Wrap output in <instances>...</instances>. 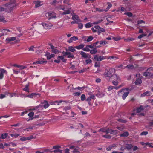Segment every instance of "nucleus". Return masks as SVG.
<instances>
[{
    "mask_svg": "<svg viewBox=\"0 0 153 153\" xmlns=\"http://www.w3.org/2000/svg\"><path fill=\"white\" fill-rule=\"evenodd\" d=\"M153 74H152L151 72H148L147 71L146 72H144L143 75L145 76H150L152 75Z\"/></svg>",
    "mask_w": 153,
    "mask_h": 153,
    "instance_id": "obj_15",
    "label": "nucleus"
},
{
    "mask_svg": "<svg viewBox=\"0 0 153 153\" xmlns=\"http://www.w3.org/2000/svg\"><path fill=\"white\" fill-rule=\"evenodd\" d=\"M10 2L4 4L6 10L8 12H11L16 6V0H10Z\"/></svg>",
    "mask_w": 153,
    "mask_h": 153,
    "instance_id": "obj_1",
    "label": "nucleus"
},
{
    "mask_svg": "<svg viewBox=\"0 0 153 153\" xmlns=\"http://www.w3.org/2000/svg\"><path fill=\"white\" fill-rule=\"evenodd\" d=\"M16 39V37H8L6 38V40L8 42L15 40Z\"/></svg>",
    "mask_w": 153,
    "mask_h": 153,
    "instance_id": "obj_20",
    "label": "nucleus"
},
{
    "mask_svg": "<svg viewBox=\"0 0 153 153\" xmlns=\"http://www.w3.org/2000/svg\"><path fill=\"white\" fill-rule=\"evenodd\" d=\"M36 138V136L33 137V135H30V136L27 137V140H29L33 139H35Z\"/></svg>",
    "mask_w": 153,
    "mask_h": 153,
    "instance_id": "obj_44",
    "label": "nucleus"
},
{
    "mask_svg": "<svg viewBox=\"0 0 153 153\" xmlns=\"http://www.w3.org/2000/svg\"><path fill=\"white\" fill-rule=\"evenodd\" d=\"M5 19L4 17L1 16V22H2L4 23H5L7 22V21L6 20H5Z\"/></svg>",
    "mask_w": 153,
    "mask_h": 153,
    "instance_id": "obj_45",
    "label": "nucleus"
},
{
    "mask_svg": "<svg viewBox=\"0 0 153 153\" xmlns=\"http://www.w3.org/2000/svg\"><path fill=\"white\" fill-rule=\"evenodd\" d=\"M7 94L8 93L7 92H5L4 94H1V99H2L4 98L5 97L6 95H7Z\"/></svg>",
    "mask_w": 153,
    "mask_h": 153,
    "instance_id": "obj_46",
    "label": "nucleus"
},
{
    "mask_svg": "<svg viewBox=\"0 0 153 153\" xmlns=\"http://www.w3.org/2000/svg\"><path fill=\"white\" fill-rule=\"evenodd\" d=\"M129 88H123L118 91V94L119 95H120L121 94H123L122 98L123 100H124L129 94Z\"/></svg>",
    "mask_w": 153,
    "mask_h": 153,
    "instance_id": "obj_2",
    "label": "nucleus"
},
{
    "mask_svg": "<svg viewBox=\"0 0 153 153\" xmlns=\"http://www.w3.org/2000/svg\"><path fill=\"white\" fill-rule=\"evenodd\" d=\"M85 46V45L81 44L80 45H79L78 46H76L75 48L77 49H82Z\"/></svg>",
    "mask_w": 153,
    "mask_h": 153,
    "instance_id": "obj_19",
    "label": "nucleus"
},
{
    "mask_svg": "<svg viewBox=\"0 0 153 153\" xmlns=\"http://www.w3.org/2000/svg\"><path fill=\"white\" fill-rule=\"evenodd\" d=\"M99 131H102L103 132H105L107 134L108 133V128L107 129H106L105 128H102L100 129L99 130Z\"/></svg>",
    "mask_w": 153,
    "mask_h": 153,
    "instance_id": "obj_26",
    "label": "nucleus"
},
{
    "mask_svg": "<svg viewBox=\"0 0 153 153\" xmlns=\"http://www.w3.org/2000/svg\"><path fill=\"white\" fill-rule=\"evenodd\" d=\"M115 72V69L114 68H111L109 69L108 71H105L104 75L105 77H110V78L111 76L114 74Z\"/></svg>",
    "mask_w": 153,
    "mask_h": 153,
    "instance_id": "obj_3",
    "label": "nucleus"
},
{
    "mask_svg": "<svg viewBox=\"0 0 153 153\" xmlns=\"http://www.w3.org/2000/svg\"><path fill=\"white\" fill-rule=\"evenodd\" d=\"M125 68H127L129 69H132L134 68V66L133 65H127V66H126V67H125Z\"/></svg>",
    "mask_w": 153,
    "mask_h": 153,
    "instance_id": "obj_51",
    "label": "nucleus"
},
{
    "mask_svg": "<svg viewBox=\"0 0 153 153\" xmlns=\"http://www.w3.org/2000/svg\"><path fill=\"white\" fill-rule=\"evenodd\" d=\"M85 62L86 64H90L92 63V61L91 59H87L85 61Z\"/></svg>",
    "mask_w": 153,
    "mask_h": 153,
    "instance_id": "obj_57",
    "label": "nucleus"
},
{
    "mask_svg": "<svg viewBox=\"0 0 153 153\" xmlns=\"http://www.w3.org/2000/svg\"><path fill=\"white\" fill-rule=\"evenodd\" d=\"M72 19L74 21L77 22V23H79V22H81V21L78 15L76 14H74L72 15Z\"/></svg>",
    "mask_w": 153,
    "mask_h": 153,
    "instance_id": "obj_7",
    "label": "nucleus"
},
{
    "mask_svg": "<svg viewBox=\"0 0 153 153\" xmlns=\"http://www.w3.org/2000/svg\"><path fill=\"white\" fill-rule=\"evenodd\" d=\"M108 133H110L111 134L115 135L117 133V131L115 130H113L111 129L108 128Z\"/></svg>",
    "mask_w": 153,
    "mask_h": 153,
    "instance_id": "obj_12",
    "label": "nucleus"
},
{
    "mask_svg": "<svg viewBox=\"0 0 153 153\" xmlns=\"http://www.w3.org/2000/svg\"><path fill=\"white\" fill-rule=\"evenodd\" d=\"M37 95H39V94L33 93L30 94L28 95L27 97L30 98H32L33 97H36Z\"/></svg>",
    "mask_w": 153,
    "mask_h": 153,
    "instance_id": "obj_21",
    "label": "nucleus"
},
{
    "mask_svg": "<svg viewBox=\"0 0 153 153\" xmlns=\"http://www.w3.org/2000/svg\"><path fill=\"white\" fill-rule=\"evenodd\" d=\"M8 32H10V30L7 29H4L2 30L1 31L2 33H1V36L6 35Z\"/></svg>",
    "mask_w": 153,
    "mask_h": 153,
    "instance_id": "obj_10",
    "label": "nucleus"
},
{
    "mask_svg": "<svg viewBox=\"0 0 153 153\" xmlns=\"http://www.w3.org/2000/svg\"><path fill=\"white\" fill-rule=\"evenodd\" d=\"M34 112H30L28 114V116L30 117H32L34 115Z\"/></svg>",
    "mask_w": 153,
    "mask_h": 153,
    "instance_id": "obj_63",
    "label": "nucleus"
},
{
    "mask_svg": "<svg viewBox=\"0 0 153 153\" xmlns=\"http://www.w3.org/2000/svg\"><path fill=\"white\" fill-rule=\"evenodd\" d=\"M105 59V58L103 56H98V55L94 56V59L97 61H101Z\"/></svg>",
    "mask_w": 153,
    "mask_h": 153,
    "instance_id": "obj_6",
    "label": "nucleus"
},
{
    "mask_svg": "<svg viewBox=\"0 0 153 153\" xmlns=\"http://www.w3.org/2000/svg\"><path fill=\"white\" fill-rule=\"evenodd\" d=\"M129 135V133L128 132H125L120 135L121 137H127Z\"/></svg>",
    "mask_w": 153,
    "mask_h": 153,
    "instance_id": "obj_33",
    "label": "nucleus"
},
{
    "mask_svg": "<svg viewBox=\"0 0 153 153\" xmlns=\"http://www.w3.org/2000/svg\"><path fill=\"white\" fill-rule=\"evenodd\" d=\"M20 140L22 141H25L27 140V137H22L20 138Z\"/></svg>",
    "mask_w": 153,
    "mask_h": 153,
    "instance_id": "obj_62",
    "label": "nucleus"
},
{
    "mask_svg": "<svg viewBox=\"0 0 153 153\" xmlns=\"http://www.w3.org/2000/svg\"><path fill=\"white\" fill-rule=\"evenodd\" d=\"M47 62L46 61H43L42 60L38 61H36V63L39 64H42L44 63H46Z\"/></svg>",
    "mask_w": 153,
    "mask_h": 153,
    "instance_id": "obj_55",
    "label": "nucleus"
},
{
    "mask_svg": "<svg viewBox=\"0 0 153 153\" xmlns=\"http://www.w3.org/2000/svg\"><path fill=\"white\" fill-rule=\"evenodd\" d=\"M118 121L122 123H126L127 122V121L126 120H123L121 119H118Z\"/></svg>",
    "mask_w": 153,
    "mask_h": 153,
    "instance_id": "obj_50",
    "label": "nucleus"
},
{
    "mask_svg": "<svg viewBox=\"0 0 153 153\" xmlns=\"http://www.w3.org/2000/svg\"><path fill=\"white\" fill-rule=\"evenodd\" d=\"M70 1V0H64L63 3L65 4H66L68 5H70L71 4L69 3Z\"/></svg>",
    "mask_w": 153,
    "mask_h": 153,
    "instance_id": "obj_60",
    "label": "nucleus"
},
{
    "mask_svg": "<svg viewBox=\"0 0 153 153\" xmlns=\"http://www.w3.org/2000/svg\"><path fill=\"white\" fill-rule=\"evenodd\" d=\"M42 25L45 29H50L53 26V25L51 23L48 22L42 23Z\"/></svg>",
    "mask_w": 153,
    "mask_h": 153,
    "instance_id": "obj_5",
    "label": "nucleus"
},
{
    "mask_svg": "<svg viewBox=\"0 0 153 153\" xmlns=\"http://www.w3.org/2000/svg\"><path fill=\"white\" fill-rule=\"evenodd\" d=\"M133 145L131 144H125V147L126 149H127L128 151L131 150L133 148Z\"/></svg>",
    "mask_w": 153,
    "mask_h": 153,
    "instance_id": "obj_8",
    "label": "nucleus"
},
{
    "mask_svg": "<svg viewBox=\"0 0 153 153\" xmlns=\"http://www.w3.org/2000/svg\"><path fill=\"white\" fill-rule=\"evenodd\" d=\"M8 135V134L7 133L2 134L1 135V139H4L7 137Z\"/></svg>",
    "mask_w": 153,
    "mask_h": 153,
    "instance_id": "obj_34",
    "label": "nucleus"
},
{
    "mask_svg": "<svg viewBox=\"0 0 153 153\" xmlns=\"http://www.w3.org/2000/svg\"><path fill=\"white\" fill-rule=\"evenodd\" d=\"M52 52L55 53L56 54L57 53L60 52H61L59 51L56 48L52 51Z\"/></svg>",
    "mask_w": 153,
    "mask_h": 153,
    "instance_id": "obj_42",
    "label": "nucleus"
},
{
    "mask_svg": "<svg viewBox=\"0 0 153 153\" xmlns=\"http://www.w3.org/2000/svg\"><path fill=\"white\" fill-rule=\"evenodd\" d=\"M85 100V94H82L81 96V100L82 101H84Z\"/></svg>",
    "mask_w": 153,
    "mask_h": 153,
    "instance_id": "obj_52",
    "label": "nucleus"
},
{
    "mask_svg": "<svg viewBox=\"0 0 153 153\" xmlns=\"http://www.w3.org/2000/svg\"><path fill=\"white\" fill-rule=\"evenodd\" d=\"M53 152L54 153H56L57 152H59V153H62V151L61 150H60L59 149H55L53 151Z\"/></svg>",
    "mask_w": 153,
    "mask_h": 153,
    "instance_id": "obj_54",
    "label": "nucleus"
},
{
    "mask_svg": "<svg viewBox=\"0 0 153 153\" xmlns=\"http://www.w3.org/2000/svg\"><path fill=\"white\" fill-rule=\"evenodd\" d=\"M90 53L91 54H95L97 52V50L96 48H94L92 50H90Z\"/></svg>",
    "mask_w": 153,
    "mask_h": 153,
    "instance_id": "obj_30",
    "label": "nucleus"
},
{
    "mask_svg": "<svg viewBox=\"0 0 153 153\" xmlns=\"http://www.w3.org/2000/svg\"><path fill=\"white\" fill-rule=\"evenodd\" d=\"M69 51H71V52H74L76 51V50L73 47L71 46L68 47V49L67 50Z\"/></svg>",
    "mask_w": 153,
    "mask_h": 153,
    "instance_id": "obj_29",
    "label": "nucleus"
},
{
    "mask_svg": "<svg viewBox=\"0 0 153 153\" xmlns=\"http://www.w3.org/2000/svg\"><path fill=\"white\" fill-rule=\"evenodd\" d=\"M110 78H111V79H113V81H114V80H117L118 79L119 77L116 75L113 74Z\"/></svg>",
    "mask_w": 153,
    "mask_h": 153,
    "instance_id": "obj_25",
    "label": "nucleus"
},
{
    "mask_svg": "<svg viewBox=\"0 0 153 153\" xmlns=\"http://www.w3.org/2000/svg\"><path fill=\"white\" fill-rule=\"evenodd\" d=\"M93 39V37L92 36H89L88 37V39H85L84 41H87L88 42H89L92 40Z\"/></svg>",
    "mask_w": 153,
    "mask_h": 153,
    "instance_id": "obj_31",
    "label": "nucleus"
},
{
    "mask_svg": "<svg viewBox=\"0 0 153 153\" xmlns=\"http://www.w3.org/2000/svg\"><path fill=\"white\" fill-rule=\"evenodd\" d=\"M37 95H39V94L33 93L30 94L28 95L27 97L30 98H32L33 97H36Z\"/></svg>",
    "mask_w": 153,
    "mask_h": 153,
    "instance_id": "obj_23",
    "label": "nucleus"
},
{
    "mask_svg": "<svg viewBox=\"0 0 153 153\" xmlns=\"http://www.w3.org/2000/svg\"><path fill=\"white\" fill-rule=\"evenodd\" d=\"M45 56H47V59H50L51 58L55 56L54 54H52L51 55L50 54V53H47L45 55Z\"/></svg>",
    "mask_w": 153,
    "mask_h": 153,
    "instance_id": "obj_17",
    "label": "nucleus"
},
{
    "mask_svg": "<svg viewBox=\"0 0 153 153\" xmlns=\"http://www.w3.org/2000/svg\"><path fill=\"white\" fill-rule=\"evenodd\" d=\"M99 43L100 45H105L107 43V42L106 41L103 40L99 41Z\"/></svg>",
    "mask_w": 153,
    "mask_h": 153,
    "instance_id": "obj_43",
    "label": "nucleus"
},
{
    "mask_svg": "<svg viewBox=\"0 0 153 153\" xmlns=\"http://www.w3.org/2000/svg\"><path fill=\"white\" fill-rule=\"evenodd\" d=\"M10 135L12 137H16L18 136H19V134H10Z\"/></svg>",
    "mask_w": 153,
    "mask_h": 153,
    "instance_id": "obj_58",
    "label": "nucleus"
},
{
    "mask_svg": "<svg viewBox=\"0 0 153 153\" xmlns=\"http://www.w3.org/2000/svg\"><path fill=\"white\" fill-rule=\"evenodd\" d=\"M80 54L81 55L82 57L85 58H87L88 57V55L86 53L82 51H81L80 52Z\"/></svg>",
    "mask_w": 153,
    "mask_h": 153,
    "instance_id": "obj_11",
    "label": "nucleus"
},
{
    "mask_svg": "<svg viewBox=\"0 0 153 153\" xmlns=\"http://www.w3.org/2000/svg\"><path fill=\"white\" fill-rule=\"evenodd\" d=\"M29 86V84H27L26 85L25 87L23 89V90L27 92H29V91L28 88Z\"/></svg>",
    "mask_w": 153,
    "mask_h": 153,
    "instance_id": "obj_32",
    "label": "nucleus"
},
{
    "mask_svg": "<svg viewBox=\"0 0 153 153\" xmlns=\"http://www.w3.org/2000/svg\"><path fill=\"white\" fill-rule=\"evenodd\" d=\"M48 16H49V19H50L51 18H55L56 17V15H53L54 13H48Z\"/></svg>",
    "mask_w": 153,
    "mask_h": 153,
    "instance_id": "obj_18",
    "label": "nucleus"
},
{
    "mask_svg": "<svg viewBox=\"0 0 153 153\" xmlns=\"http://www.w3.org/2000/svg\"><path fill=\"white\" fill-rule=\"evenodd\" d=\"M85 26L86 28H88L91 27V25L90 23H88L85 25Z\"/></svg>",
    "mask_w": 153,
    "mask_h": 153,
    "instance_id": "obj_47",
    "label": "nucleus"
},
{
    "mask_svg": "<svg viewBox=\"0 0 153 153\" xmlns=\"http://www.w3.org/2000/svg\"><path fill=\"white\" fill-rule=\"evenodd\" d=\"M43 104V107L45 108H46L49 106V104L47 101L45 100L42 103Z\"/></svg>",
    "mask_w": 153,
    "mask_h": 153,
    "instance_id": "obj_14",
    "label": "nucleus"
},
{
    "mask_svg": "<svg viewBox=\"0 0 153 153\" xmlns=\"http://www.w3.org/2000/svg\"><path fill=\"white\" fill-rule=\"evenodd\" d=\"M42 106H43L42 105H40L38 106H36L35 108H34L33 109H32V110H37L38 108H39L40 107H42Z\"/></svg>",
    "mask_w": 153,
    "mask_h": 153,
    "instance_id": "obj_53",
    "label": "nucleus"
},
{
    "mask_svg": "<svg viewBox=\"0 0 153 153\" xmlns=\"http://www.w3.org/2000/svg\"><path fill=\"white\" fill-rule=\"evenodd\" d=\"M4 74H5L6 75H7V71L4 69L1 68V79L3 78L4 76Z\"/></svg>",
    "mask_w": 153,
    "mask_h": 153,
    "instance_id": "obj_9",
    "label": "nucleus"
},
{
    "mask_svg": "<svg viewBox=\"0 0 153 153\" xmlns=\"http://www.w3.org/2000/svg\"><path fill=\"white\" fill-rule=\"evenodd\" d=\"M37 95H39V94L33 93L30 94L28 95L27 97L30 98H32L33 97H36Z\"/></svg>",
    "mask_w": 153,
    "mask_h": 153,
    "instance_id": "obj_22",
    "label": "nucleus"
},
{
    "mask_svg": "<svg viewBox=\"0 0 153 153\" xmlns=\"http://www.w3.org/2000/svg\"><path fill=\"white\" fill-rule=\"evenodd\" d=\"M100 66V63L96 62L95 63L94 66L96 67H99Z\"/></svg>",
    "mask_w": 153,
    "mask_h": 153,
    "instance_id": "obj_56",
    "label": "nucleus"
},
{
    "mask_svg": "<svg viewBox=\"0 0 153 153\" xmlns=\"http://www.w3.org/2000/svg\"><path fill=\"white\" fill-rule=\"evenodd\" d=\"M79 148L78 147H76L74 149V150L73 151V153H79L80 152L79 151Z\"/></svg>",
    "mask_w": 153,
    "mask_h": 153,
    "instance_id": "obj_24",
    "label": "nucleus"
},
{
    "mask_svg": "<svg viewBox=\"0 0 153 153\" xmlns=\"http://www.w3.org/2000/svg\"><path fill=\"white\" fill-rule=\"evenodd\" d=\"M85 88V87H78L77 88H75V89H77L78 90H79L80 91H82V90H83Z\"/></svg>",
    "mask_w": 153,
    "mask_h": 153,
    "instance_id": "obj_61",
    "label": "nucleus"
},
{
    "mask_svg": "<svg viewBox=\"0 0 153 153\" xmlns=\"http://www.w3.org/2000/svg\"><path fill=\"white\" fill-rule=\"evenodd\" d=\"M150 92L149 91H147L146 92H144L143 93L141 94V97H144L146 96H150L149 93Z\"/></svg>",
    "mask_w": 153,
    "mask_h": 153,
    "instance_id": "obj_28",
    "label": "nucleus"
},
{
    "mask_svg": "<svg viewBox=\"0 0 153 153\" xmlns=\"http://www.w3.org/2000/svg\"><path fill=\"white\" fill-rule=\"evenodd\" d=\"M82 50L85 51L87 52H89L90 51V50L89 49L87 45H86L85 47L82 48Z\"/></svg>",
    "mask_w": 153,
    "mask_h": 153,
    "instance_id": "obj_38",
    "label": "nucleus"
},
{
    "mask_svg": "<svg viewBox=\"0 0 153 153\" xmlns=\"http://www.w3.org/2000/svg\"><path fill=\"white\" fill-rule=\"evenodd\" d=\"M81 93L80 92H76L74 93V95L75 96H79L80 95Z\"/></svg>",
    "mask_w": 153,
    "mask_h": 153,
    "instance_id": "obj_59",
    "label": "nucleus"
},
{
    "mask_svg": "<svg viewBox=\"0 0 153 153\" xmlns=\"http://www.w3.org/2000/svg\"><path fill=\"white\" fill-rule=\"evenodd\" d=\"M143 109H144L143 107L142 106H140L139 108H137V112L139 113L143 110Z\"/></svg>",
    "mask_w": 153,
    "mask_h": 153,
    "instance_id": "obj_35",
    "label": "nucleus"
},
{
    "mask_svg": "<svg viewBox=\"0 0 153 153\" xmlns=\"http://www.w3.org/2000/svg\"><path fill=\"white\" fill-rule=\"evenodd\" d=\"M105 31V29L102 28L100 27V28L98 31V34H99L100 33L102 32H104Z\"/></svg>",
    "mask_w": 153,
    "mask_h": 153,
    "instance_id": "obj_48",
    "label": "nucleus"
},
{
    "mask_svg": "<svg viewBox=\"0 0 153 153\" xmlns=\"http://www.w3.org/2000/svg\"><path fill=\"white\" fill-rule=\"evenodd\" d=\"M144 144H145L146 146H148L149 147H152V148H153V146L152 145V143L147 142L144 143Z\"/></svg>",
    "mask_w": 153,
    "mask_h": 153,
    "instance_id": "obj_36",
    "label": "nucleus"
},
{
    "mask_svg": "<svg viewBox=\"0 0 153 153\" xmlns=\"http://www.w3.org/2000/svg\"><path fill=\"white\" fill-rule=\"evenodd\" d=\"M142 81L140 78H137L135 81L134 83L136 85H138L141 84Z\"/></svg>",
    "mask_w": 153,
    "mask_h": 153,
    "instance_id": "obj_16",
    "label": "nucleus"
},
{
    "mask_svg": "<svg viewBox=\"0 0 153 153\" xmlns=\"http://www.w3.org/2000/svg\"><path fill=\"white\" fill-rule=\"evenodd\" d=\"M34 4H35V7L37 8L41 6V1H35L34 2Z\"/></svg>",
    "mask_w": 153,
    "mask_h": 153,
    "instance_id": "obj_13",
    "label": "nucleus"
},
{
    "mask_svg": "<svg viewBox=\"0 0 153 153\" xmlns=\"http://www.w3.org/2000/svg\"><path fill=\"white\" fill-rule=\"evenodd\" d=\"M70 13V11L69 10H65L64 12H63L62 14V15H65L67 14H69Z\"/></svg>",
    "mask_w": 153,
    "mask_h": 153,
    "instance_id": "obj_37",
    "label": "nucleus"
},
{
    "mask_svg": "<svg viewBox=\"0 0 153 153\" xmlns=\"http://www.w3.org/2000/svg\"><path fill=\"white\" fill-rule=\"evenodd\" d=\"M114 87L113 86H110L108 87V91H110L111 90L113 89L114 88Z\"/></svg>",
    "mask_w": 153,
    "mask_h": 153,
    "instance_id": "obj_64",
    "label": "nucleus"
},
{
    "mask_svg": "<svg viewBox=\"0 0 153 153\" xmlns=\"http://www.w3.org/2000/svg\"><path fill=\"white\" fill-rule=\"evenodd\" d=\"M79 22V23H77L78 24V28L82 29L83 27V25L82 23L80 22Z\"/></svg>",
    "mask_w": 153,
    "mask_h": 153,
    "instance_id": "obj_40",
    "label": "nucleus"
},
{
    "mask_svg": "<svg viewBox=\"0 0 153 153\" xmlns=\"http://www.w3.org/2000/svg\"><path fill=\"white\" fill-rule=\"evenodd\" d=\"M102 137L107 139H110L111 138V136L109 135H102Z\"/></svg>",
    "mask_w": 153,
    "mask_h": 153,
    "instance_id": "obj_49",
    "label": "nucleus"
},
{
    "mask_svg": "<svg viewBox=\"0 0 153 153\" xmlns=\"http://www.w3.org/2000/svg\"><path fill=\"white\" fill-rule=\"evenodd\" d=\"M89 69V67H88L87 68H83L82 69H81V70H79V73H83V72H85V71L87 70V69Z\"/></svg>",
    "mask_w": 153,
    "mask_h": 153,
    "instance_id": "obj_39",
    "label": "nucleus"
},
{
    "mask_svg": "<svg viewBox=\"0 0 153 153\" xmlns=\"http://www.w3.org/2000/svg\"><path fill=\"white\" fill-rule=\"evenodd\" d=\"M64 56H64V55H63V56H58L57 59H59L61 60L62 61V62H66V59H64Z\"/></svg>",
    "mask_w": 153,
    "mask_h": 153,
    "instance_id": "obj_27",
    "label": "nucleus"
},
{
    "mask_svg": "<svg viewBox=\"0 0 153 153\" xmlns=\"http://www.w3.org/2000/svg\"><path fill=\"white\" fill-rule=\"evenodd\" d=\"M63 55L65 56H67V57L69 58H74V55L71 53L70 51L67 50V49H66V51L65 52V54H64Z\"/></svg>",
    "mask_w": 153,
    "mask_h": 153,
    "instance_id": "obj_4",
    "label": "nucleus"
},
{
    "mask_svg": "<svg viewBox=\"0 0 153 153\" xmlns=\"http://www.w3.org/2000/svg\"><path fill=\"white\" fill-rule=\"evenodd\" d=\"M124 14L127 15V16L130 17H131L132 16V13L131 12L125 13H124Z\"/></svg>",
    "mask_w": 153,
    "mask_h": 153,
    "instance_id": "obj_41",
    "label": "nucleus"
}]
</instances>
